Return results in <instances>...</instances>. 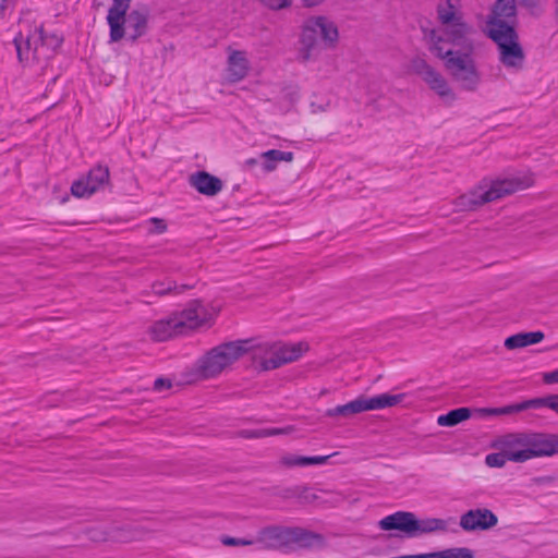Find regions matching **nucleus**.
<instances>
[{
    "label": "nucleus",
    "mask_w": 558,
    "mask_h": 558,
    "mask_svg": "<svg viewBox=\"0 0 558 558\" xmlns=\"http://www.w3.org/2000/svg\"><path fill=\"white\" fill-rule=\"evenodd\" d=\"M13 3V0H0V17L4 15V12L10 8Z\"/></svg>",
    "instance_id": "nucleus-39"
},
{
    "label": "nucleus",
    "mask_w": 558,
    "mask_h": 558,
    "mask_svg": "<svg viewBox=\"0 0 558 558\" xmlns=\"http://www.w3.org/2000/svg\"><path fill=\"white\" fill-rule=\"evenodd\" d=\"M471 416L470 409L468 408H459L450 411L447 414L439 415L437 418V423L440 426H454Z\"/></svg>",
    "instance_id": "nucleus-28"
},
{
    "label": "nucleus",
    "mask_w": 558,
    "mask_h": 558,
    "mask_svg": "<svg viewBox=\"0 0 558 558\" xmlns=\"http://www.w3.org/2000/svg\"><path fill=\"white\" fill-rule=\"evenodd\" d=\"M549 409L558 414V395L550 396Z\"/></svg>",
    "instance_id": "nucleus-40"
},
{
    "label": "nucleus",
    "mask_w": 558,
    "mask_h": 558,
    "mask_svg": "<svg viewBox=\"0 0 558 558\" xmlns=\"http://www.w3.org/2000/svg\"><path fill=\"white\" fill-rule=\"evenodd\" d=\"M545 338L543 331L519 332L505 340L508 350L521 349L531 344L539 343Z\"/></svg>",
    "instance_id": "nucleus-24"
},
{
    "label": "nucleus",
    "mask_w": 558,
    "mask_h": 558,
    "mask_svg": "<svg viewBox=\"0 0 558 558\" xmlns=\"http://www.w3.org/2000/svg\"><path fill=\"white\" fill-rule=\"evenodd\" d=\"M483 411L489 415H509L512 413H517L514 404L501 408L484 409Z\"/></svg>",
    "instance_id": "nucleus-34"
},
{
    "label": "nucleus",
    "mask_w": 558,
    "mask_h": 558,
    "mask_svg": "<svg viewBox=\"0 0 558 558\" xmlns=\"http://www.w3.org/2000/svg\"><path fill=\"white\" fill-rule=\"evenodd\" d=\"M323 541L322 535L302 527L270 525L260 529L256 535L259 549L290 551L296 547H310Z\"/></svg>",
    "instance_id": "nucleus-7"
},
{
    "label": "nucleus",
    "mask_w": 558,
    "mask_h": 558,
    "mask_svg": "<svg viewBox=\"0 0 558 558\" xmlns=\"http://www.w3.org/2000/svg\"><path fill=\"white\" fill-rule=\"evenodd\" d=\"M149 222L153 226V228L149 230L151 233L160 234L163 233L167 229V225L162 219L151 218Z\"/></svg>",
    "instance_id": "nucleus-35"
},
{
    "label": "nucleus",
    "mask_w": 558,
    "mask_h": 558,
    "mask_svg": "<svg viewBox=\"0 0 558 558\" xmlns=\"http://www.w3.org/2000/svg\"><path fill=\"white\" fill-rule=\"evenodd\" d=\"M247 163H248V165H255V163H256V160H255V159H250V160H247Z\"/></svg>",
    "instance_id": "nucleus-42"
},
{
    "label": "nucleus",
    "mask_w": 558,
    "mask_h": 558,
    "mask_svg": "<svg viewBox=\"0 0 558 558\" xmlns=\"http://www.w3.org/2000/svg\"><path fill=\"white\" fill-rule=\"evenodd\" d=\"M171 387V384L170 381L163 379V378H158L155 380L154 383V388L155 390H162L163 388H170Z\"/></svg>",
    "instance_id": "nucleus-37"
},
{
    "label": "nucleus",
    "mask_w": 558,
    "mask_h": 558,
    "mask_svg": "<svg viewBox=\"0 0 558 558\" xmlns=\"http://www.w3.org/2000/svg\"><path fill=\"white\" fill-rule=\"evenodd\" d=\"M260 157L265 160L264 162V169L268 172L274 171L277 167V163L280 161H287L290 162L293 160V153L292 151H281L278 149H270L267 151H264Z\"/></svg>",
    "instance_id": "nucleus-26"
},
{
    "label": "nucleus",
    "mask_w": 558,
    "mask_h": 558,
    "mask_svg": "<svg viewBox=\"0 0 558 558\" xmlns=\"http://www.w3.org/2000/svg\"><path fill=\"white\" fill-rule=\"evenodd\" d=\"M515 0H498L493 10V17L488 22V27L490 28V23L494 21H504L502 17H513L515 15Z\"/></svg>",
    "instance_id": "nucleus-27"
},
{
    "label": "nucleus",
    "mask_w": 558,
    "mask_h": 558,
    "mask_svg": "<svg viewBox=\"0 0 558 558\" xmlns=\"http://www.w3.org/2000/svg\"><path fill=\"white\" fill-rule=\"evenodd\" d=\"M534 183L530 173H519L507 178H499L488 182L483 181L473 191L459 196L454 201L457 210H474L477 207L495 202L518 191L525 190Z\"/></svg>",
    "instance_id": "nucleus-5"
},
{
    "label": "nucleus",
    "mask_w": 558,
    "mask_h": 558,
    "mask_svg": "<svg viewBox=\"0 0 558 558\" xmlns=\"http://www.w3.org/2000/svg\"><path fill=\"white\" fill-rule=\"evenodd\" d=\"M507 461H510V458L502 450H498V452L489 453L485 457V463L489 468H502Z\"/></svg>",
    "instance_id": "nucleus-31"
},
{
    "label": "nucleus",
    "mask_w": 558,
    "mask_h": 558,
    "mask_svg": "<svg viewBox=\"0 0 558 558\" xmlns=\"http://www.w3.org/2000/svg\"><path fill=\"white\" fill-rule=\"evenodd\" d=\"M247 352L246 342L232 341L211 349L197 364V374L203 379L214 378Z\"/></svg>",
    "instance_id": "nucleus-9"
},
{
    "label": "nucleus",
    "mask_w": 558,
    "mask_h": 558,
    "mask_svg": "<svg viewBox=\"0 0 558 558\" xmlns=\"http://www.w3.org/2000/svg\"><path fill=\"white\" fill-rule=\"evenodd\" d=\"M544 381L547 384L558 383V369L550 373H546L544 375Z\"/></svg>",
    "instance_id": "nucleus-38"
},
{
    "label": "nucleus",
    "mask_w": 558,
    "mask_h": 558,
    "mask_svg": "<svg viewBox=\"0 0 558 558\" xmlns=\"http://www.w3.org/2000/svg\"><path fill=\"white\" fill-rule=\"evenodd\" d=\"M174 314L154 322L148 328V335L154 341H167L172 337L183 335Z\"/></svg>",
    "instance_id": "nucleus-20"
},
{
    "label": "nucleus",
    "mask_w": 558,
    "mask_h": 558,
    "mask_svg": "<svg viewBox=\"0 0 558 558\" xmlns=\"http://www.w3.org/2000/svg\"><path fill=\"white\" fill-rule=\"evenodd\" d=\"M250 71V61L243 50H228L226 78L230 83H238L244 80Z\"/></svg>",
    "instance_id": "nucleus-18"
},
{
    "label": "nucleus",
    "mask_w": 558,
    "mask_h": 558,
    "mask_svg": "<svg viewBox=\"0 0 558 558\" xmlns=\"http://www.w3.org/2000/svg\"><path fill=\"white\" fill-rule=\"evenodd\" d=\"M131 2L132 0H112L106 16L110 43H118L123 38L135 43L146 34L148 11L144 8L129 11Z\"/></svg>",
    "instance_id": "nucleus-6"
},
{
    "label": "nucleus",
    "mask_w": 558,
    "mask_h": 558,
    "mask_svg": "<svg viewBox=\"0 0 558 558\" xmlns=\"http://www.w3.org/2000/svg\"><path fill=\"white\" fill-rule=\"evenodd\" d=\"M473 38L428 48L430 53L444 61L452 80L466 92H475L481 84L474 54Z\"/></svg>",
    "instance_id": "nucleus-2"
},
{
    "label": "nucleus",
    "mask_w": 558,
    "mask_h": 558,
    "mask_svg": "<svg viewBox=\"0 0 558 558\" xmlns=\"http://www.w3.org/2000/svg\"><path fill=\"white\" fill-rule=\"evenodd\" d=\"M448 521L439 518H414L413 537L448 531Z\"/></svg>",
    "instance_id": "nucleus-22"
},
{
    "label": "nucleus",
    "mask_w": 558,
    "mask_h": 558,
    "mask_svg": "<svg viewBox=\"0 0 558 558\" xmlns=\"http://www.w3.org/2000/svg\"><path fill=\"white\" fill-rule=\"evenodd\" d=\"M323 1H324V0H302L303 4H304L305 7H308V8H311V7H315V5H318V4H320Z\"/></svg>",
    "instance_id": "nucleus-41"
},
{
    "label": "nucleus",
    "mask_w": 558,
    "mask_h": 558,
    "mask_svg": "<svg viewBox=\"0 0 558 558\" xmlns=\"http://www.w3.org/2000/svg\"><path fill=\"white\" fill-rule=\"evenodd\" d=\"M189 182L198 193L215 196L222 190V181L206 171H197L190 175Z\"/></svg>",
    "instance_id": "nucleus-21"
},
{
    "label": "nucleus",
    "mask_w": 558,
    "mask_h": 558,
    "mask_svg": "<svg viewBox=\"0 0 558 558\" xmlns=\"http://www.w3.org/2000/svg\"><path fill=\"white\" fill-rule=\"evenodd\" d=\"M93 538H94L95 541H105V539H106V537H97V538H96V537H93Z\"/></svg>",
    "instance_id": "nucleus-43"
},
{
    "label": "nucleus",
    "mask_w": 558,
    "mask_h": 558,
    "mask_svg": "<svg viewBox=\"0 0 558 558\" xmlns=\"http://www.w3.org/2000/svg\"><path fill=\"white\" fill-rule=\"evenodd\" d=\"M549 403H550V396L546 397V398L531 399V400H527V401H524L521 403H517V404H514V407H515V412H520V411H523V410H526L530 408H541V407L549 408Z\"/></svg>",
    "instance_id": "nucleus-32"
},
{
    "label": "nucleus",
    "mask_w": 558,
    "mask_h": 558,
    "mask_svg": "<svg viewBox=\"0 0 558 558\" xmlns=\"http://www.w3.org/2000/svg\"><path fill=\"white\" fill-rule=\"evenodd\" d=\"M307 350L308 345L304 342L276 343L275 352L271 353L272 357L267 360L266 368L276 369L283 364L294 362Z\"/></svg>",
    "instance_id": "nucleus-16"
},
{
    "label": "nucleus",
    "mask_w": 558,
    "mask_h": 558,
    "mask_svg": "<svg viewBox=\"0 0 558 558\" xmlns=\"http://www.w3.org/2000/svg\"><path fill=\"white\" fill-rule=\"evenodd\" d=\"M339 37V28L330 17L308 16L301 26L299 59L302 62L316 60L323 49H335Z\"/></svg>",
    "instance_id": "nucleus-4"
},
{
    "label": "nucleus",
    "mask_w": 558,
    "mask_h": 558,
    "mask_svg": "<svg viewBox=\"0 0 558 558\" xmlns=\"http://www.w3.org/2000/svg\"><path fill=\"white\" fill-rule=\"evenodd\" d=\"M61 43L62 39L57 35H44L43 25L36 22L32 11L23 12L19 34L14 37L20 63L43 64L53 56Z\"/></svg>",
    "instance_id": "nucleus-1"
},
{
    "label": "nucleus",
    "mask_w": 558,
    "mask_h": 558,
    "mask_svg": "<svg viewBox=\"0 0 558 558\" xmlns=\"http://www.w3.org/2000/svg\"><path fill=\"white\" fill-rule=\"evenodd\" d=\"M293 430L292 427H271V428H258V429H244L240 432V435L244 438H264L278 435H288Z\"/></svg>",
    "instance_id": "nucleus-29"
},
{
    "label": "nucleus",
    "mask_w": 558,
    "mask_h": 558,
    "mask_svg": "<svg viewBox=\"0 0 558 558\" xmlns=\"http://www.w3.org/2000/svg\"><path fill=\"white\" fill-rule=\"evenodd\" d=\"M525 445L527 448L529 460L558 454L557 434L526 433Z\"/></svg>",
    "instance_id": "nucleus-15"
},
{
    "label": "nucleus",
    "mask_w": 558,
    "mask_h": 558,
    "mask_svg": "<svg viewBox=\"0 0 558 558\" xmlns=\"http://www.w3.org/2000/svg\"><path fill=\"white\" fill-rule=\"evenodd\" d=\"M489 37L497 45L499 62L508 71L518 73L523 70L525 53L513 26L505 21H494L490 23Z\"/></svg>",
    "instance_id": "nucleus-8"
},
{
    "label": "nucleus",
    "mask_w": 558,
    "mask_h": 558,
    "mask_svg": "<svg viewBox=\"0 0 558 558\" xmlns=\"http://www.w3.org/2000/svg\"><path fill=\"white\" fill-rule=\"evenodd\" d=\"M110 184V171L107 166L97 165L86 175L75 180L71 193L77 198H88Z\"/></svg>",
    "instance_id": "nucleus-12"
},
{
    "label": "nucleus",
    "mask_w": 558,
    "mask_h": 558,
    "mask_svg": "<svg viewBox=\"0 0 558 558\" xmlns=\"http://www.w3.org/2000/svg\"><path fill=\"white\" fill-rule=\"evenodd\" d=\"M497 522V517L486 508L469 510L460 518V526L464 531L488 530L494 527Z\"/></svg>",
    "instance_id": "nucleus-17"
},
{
    "label": "nucleus",
    "mask_w": 558,
    "mask_h": 558,
    "mask_svg": "<svg viewBox=\"0 0 558 558\" xmlns=\"http://www.w3.org/2000/svg\"><path fill=\"white\" fill-rule=\"evenodd\" d=\"M187 286H178L174 281L167 280H157L151 284V291L157 296H165L170 293L179 294L187 289Z\"/></svg>",
    "instance_id": "nucleus-30"
},
{
    "label": "nucleus",
    "mask_w": 558,
    "mask_h": 558,
    "mask_svg": "<svg viewBox=\"0 0 558 558\" xmlns=\"http://www.w3.org/2000/svg\"><path fill=\"white\" fill-rule=\"evenodd\" d=\"M519 4L527 8L532 12H535L541 9L542 0H515Z\"/></svg>",
    "instance_id": "nucleus-36"
},
{
    "label": "nucleus",
    "mask_w": 558,
    "mask_h": 558,
    "mask_svg": "<svg viewBox=\"0 0 558 558\" xmlns=\"http://www.w3.org/2000/svg\"><path fill=\"white\" fill-rule=\"evenodd\" d=\"M405 398V393L398 395H389L381 393L371 398H366L361 396L345 404L337 405L335 408L328 409L325 412V415L328 417H351L355 414L373 411V410H381L386 408L395 407L401 403Z\"/></svg>",
    "instance_id": "nucleus-10"
},
{
    "label": "nucleus",
    "mask_w": 558,
    "mask_h": 558,
    "mask_svg": "<svg viewBox=\"0 0 558 558\" xmlns=\"http://www.w3.org/2000/svg\"><path fill=\"white\" fill-rule=\"evenodd\" d=\"M437 27L424 31L427 48L473 38L474 29L464 16L462 0H438Z\"/></svg>",
    "instance_id": "nucleus-3"
},
{
    "label": "nucleus",
    "mask_w": 558,
    "mask_h": 558,
    "mask_svg": "<svg viewBox=\"0 0 558 558\" xmlns=\"http://www.w3.org/2000/svg\"><path fill=\"white\" fill-rule=\"evenodd\" d=\"M183 335L189 330L196 329L213 318V313L198 300L189 302L186 307L173 313Z\"/></svg>",
    "instance_id": "nucleus-13"
},
{
    "label": "nucleus",
    "mask_w": 558,
    "mask_h": 558,
    "mask_svg": "<svg viewBox=\"0 0 558 558\" xmlns=\"http://www.w3.org/2000/svg\"><path fill=\"white\" fill-rule=\"evenodd\" d=\"M412 70L445 102L452 104L457 99L456 93L453 92L445 76L430 64H428L424 59H414L412 61Z\"/></svg>",
    "instance_id": "nucleus-11"
},
{
    "label": "nucleus",
    "mask_w": 558,
    "mask_h": 558,
    "mask_svg": "<svg viewBox=\"0 0 558 558\" xmlns=\"http://www.w3.org/2000/svg\"><path fill=\"white\" fill-rule=\"evenodd\" d=\"M246 342L247 352H251L252 360L255 365L259 367L262 371H268L266 368L267 360L271 359L272 352H275L276 343L270 342H260L257 344H252V341L244 340Z\"/></svg>",
    "instance_id": "nucleus-23"
},
{
    "label": "nucleus",
    "mask_w": 558,
    "mask_h": 558,
    "mask_svg": "<svg viewBox=\"0 0 558 558\" xmlns=\"http://www.w3.org/2000/svg\"><path fill=\"white\" fill-rule=\"evenodd\" d=\"M329 456L303 457L288 453L280 458L279 463L286 468L306 466L313 464H324L328 461Z\"/></svg>",
    "instance_id": "nucleus-25"
},
{
    "label": "nucleus",
    "mask_w": 558,
    "mask_h": 558,
    "mask_svg": "<svg viewBox=\"0 0 558 558\" xmlns=\"http://www.w3.org/2000/svg\"><path fill=\"white\" fill-rule=\"evenodd\" d=\"M415 514L409 511H397L383 518L378 526L383 531L397 530L407 537H413Z\"/></svg>",
    "instance_id": "nucleus-19"
},
{
    "label": "nucleus",
    "mask_w": 558,
    "mask_h": 558,
    "mask_svg": "<svg viewBox=\"0 0 558 558\" xmlns=\"http://www.w3.org/2000/svg\"><path fill=\"white\" fill-rule=\"evenodd\" d=\"M220 542L225 546H252V545H256V537L255 538H239V537L223 535V536H221Z\"/></svg>",
    "instance_id": "nucleus-33"
},
{
    "label": "nucleus",
    "mask_w": 558,
    "mask_h": 558,
    "mask_svg": "<svg viewBox=\"0 0 558 558\" xmlns=\"http://www.w3.org/2000/svg\"><path fill=\"white\" fill-rule=\"evenodd\" d=\"M526 433H513L497 438L493 447L505 451L510 461L522 463L529 460L526 448Z\"/></svg>",
    "instance_id": "nucleus-14"
}]
</instances>
